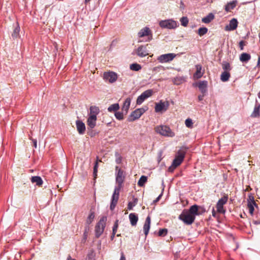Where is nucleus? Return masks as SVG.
Listing matches in <instances>:
<instances>
[{
	"label": "nucleus",
	"instance_id": "bf43d9fd",
	"mask_svg": "<svg viewBox=\"0 0 260 260\" xmlns=\"http://www.w3.org/2000/svg\"><path fill=\"white\" fill-rule=\"evenodd\" d=\"M212 215L214 217H216V212L214 208H213L212 210Z\"/></svg>",
	"mask_w": 260,
	"mask_h": 260
},
{
	"label": "nucleus",
	"instance_id": "f704fd0d",
	"mask_svg": "<svg viewBox=\"0 0 260 260\" xmlns=\"http://www.w3.org/2000/svg\"><path fill=\"white\" fill-rule=\"evenodd\" d=\"M138 200L134 197L133 198V201L129 202L127 205V209L129 210H132L133 207H135L138 203Z\"/></svg>",
	"mask_w": 260,
	"mask_h": 260
},
{
	"label": "nucleus",
	"instance_id": "6e6d98bb",
	"mask_svg": "<svg viewBox=\"0 0 260 260\" xmlns=\"http://www.w3.org/2000/svg\"><path fill=\"white\" fill-rule=\"evenodd\" d=\"M176 168L177 167H175V166L172 164V165L169 168V171L170 172H173Z\"/></svg>",
	"mask_w": 260,
	"mask_h": 260
},
{
	"label": "nucleus",
	"instance_id": "393cba45",
	"mask_svg": "<svg viewBox=\"0 0 260 260\" xmlns=\"http://www.w3.org/2000/svg\"><path fill=\"white\" fill-rule=\"evenodd\" d=\"M175 85H179L186 81V78L183 76H177L172 79Z\"/></svg>",
	"mask_w": 260,
	"mask_h": 260
},
{
	"label": "nucleus",
	"instance_id": "2eb2a0df",
	"mask_svg": "<svg viewBox=\"0 0 260 260\" xmlns=\"http://www.w3.org/2000/svg\"><path fill=\"white\" fill-rule=\"evenodd\" d=\"M238 21L236 18L232 19L229 25L225 27V30L227 31H231L236 29L238 26Z\"/></svg>",
	"mask_w": 260,
	"mask_h": 260
},
{
	"label": "nucleus",
	"instance_id": "58836bf2",
	"mask_svg": "<svg viewBox=\"0 0 260 260\" xmlns=\"http://www.w3.org/2000/svg\"><path fill=\"white\" fill-rule=\"evenodd\" d=\"M101 161V160L99 159V157H96V161H95L94 167H93V174L94 176V177H96L97 176V173H98V162Z\"/></svg>",
	"mask_w": 260,
	"mask_h": 260
},
{
	"label": "nucleus",
	"instance_id": "2f4dec72",
	"mask_svg": "<svg viewBox=\"0 0 260 260\" xmlns=\"http://www.w3.org/2000/svg\"><path fill=\"white\" fill-rule=\"evenodd\" d=\"M214 19V15L210 13L202 19V21L205 23H209Z\"/></svg>",
	"mask_w": 260,
	"mask_h": 260
},
{
	"label": "nucleus",
	"instance_id": "c85d7f7f",
	"mask_svg": "<svg viewBox=\"0 0 260 260\" xmlns=\"http://www.w3.org/2000/svg\"><path fill=\"white\" fill-rule=\"evenodd\" d=\"M237 1H232L228 3L225 6V10L226 12H230L233 10L236 6Z\"/></svg>",
	"mask_w": 260,
	"mask_h": 260
},
{
	"label": "nucleus",
	"instance_id": "680f3d73",
	"mask_svg": "<svg viewBox=\"0 0 260 260\" xmlns=\"http://www.w3.org/2000/svg\"><path fill=\"white\" fill-rule=\"evenodd\" d=\"M67 260H76L74 258H73L71 257V256L70 255H69Z\"/></svg>",
	"mask_w": 260,
	"mask_h": 260
},
{
	"label": "nucleus",
	"instance_id": "7c9ffc66",
	"mask_svg": "<svg viewBox=\"0 0 260 260\" xmlns=\"http://www.w3.org/2000/svg\"><path fill=\"white\" fill-rule=\"evenodd\" d=\"M94 212L93 211H90V213L87 217V218L86 219V227L89 228V225L90 224L92 223L93 221L94 218Z\"/></svg>",
	"mask_w": 260,
	"mask_h": 260
},
{
	"label": "nucleus",
	"instance_id": "4468645a",
	"mask_svg": "<svg viewBox=\"0 0 260 260\" xmlns=\"http://www.w3.org/2000/svg\"><path fill=\"white\" fill-rule=\"evenodd\" d=\"M139 38H142L145 36H149V41L151 40L152 38V34L150 28L148 27H145L141 29L138 34Z\"/></svg>",
	"mask_w": 260,
	"mask_h": 260
},
{
	"label": "nucleus",
	"instance_id": "e433bc0d",
	"mask_svg": "<svg viewBox=\"0 0 260 260\" xmlns=\"http://www.w3.org/2000/svg\"><path fill=\"white\" fill-rule=\"evenodd\" d=\"M222 69L224 70V72H230V71L232 70V67H231L230 63H229L226 61L222 62Z\"/></svg>",
	"mask_w": 260,
	"mask_h": 260
},
{
	"label": "nucleus",
	"instance_id": "9d476101",
	"mask_svg": "<svg viewBox=\"0 0 260 260\" xmlns=\"http://www.w3.org/2000/svg\"><path fill=\"white\" fill-rule=\"evenodd\" d=\"M103 79L110 83L115 82L117 79V74L112 71L106 72L103 74Z\"/></svg>",
	"mask_w": 260,
	"mask_h": 260
},
{
	"label": "nucleus",
	"instance_id": "cd10ccee",
	"mask_svg": "<svg viewBox=\"0 0 260 260\" xmlns=\"http://www.w3.org/2000/svg\"><path fill=\"white\" fill-rule=\"evenodd\" d=\"M31 181L32 183H36V185L39 186H41L43 184V181L41 177L40 176H32L31 178Z\"/></svg>",
	"mask_w": 260,
	"mask_h": 260
},
{
	"label": "nucleus",
	"instance_id": "1a4fd4ad",
	"mask_svg": "<svg viewBox=\"0 0 260 260\" xmlns=\"http://www.w3.org/2000/svg\"><path fill=\"white\" fill-rule=\"evenodd\" d=\"M159 25L162 28L169 29H174L177 26L176 22L171 19L161 20L159 22Z\"/></svg>",
	"mask_w": 260,
	"mask_h": 260
},
{
	"label": "nucleus",
	"instance_id": "5701e85b",
	"mask_svg": "<svg viewBox=\"0 0 260 260\" xmlns=\"http://www.w3.org/2000/svg\"><path fill=\"white\" fill-rule=\"evenodd\" d=\"M121 188L122 187H120V186H115L114 192L112 196L111 201L116 202H118L119 196V192Z\"/></svg>",
	"mask_w": 260,
	"mask_h": 260
},
{
	"label": "nucleus",
	"instance_id": "13d9d810",
	"mask_svg": "<svg viewBox=\"0 0 260 260\" xmlns=\"http://www.w3.org/2000/svg\"><path fill=\"white\" fill-rule=\"evenodd\" d=\"M162 195V192L158 196V197L154 201V202H158L161 198Z\"/></svg>",
	"mask_w": 260,
	"mask_h": 260
},
{
	"label": "nucleus",
	"instance_id": "49530a36",
	"mask_svg": "<svg viewBox=\"0 0 260 260\" xmlns=\"http://www.w3.org/2000/svg\"><path fill=\"white\" fill-rule=\"evenodd\" d=\"M185 124L186 127H191L193 125V122L192 120L190 118H187L186 119L185 121Z\"/></svg>",
	"mask_w": 260,
	"mask_h": 260
},
{
	"label": "nucleus",
	"instance_id": "7ed1b4c3",
	"mask_svg": "<svg viewBox=\"0 0 260 260\" xmlns=\"http://www.w3.org/2000/svg\"><path fill=\"white\" fill-rule=\"evenodd\" d=\"M107 218L106 216H102L95 226V235L99 238L103 233L106 226Z\"/></svg>",
	"mask_w": 260,
	"mask_h": 260
},
{
	"label": "nucleus",
	"instance_id": "de8ad7c7",
	"mask_svg": "<svg viewBox=\"0 0 260 260\" xmlns=\"http://www.w3.org/2000/svg\"><path fill=\"white\" fill-rule=\"evenodd\" d=\"M118 227V220H116L113 226L112 233L114 234H116Z\"/></svg>",
	"mask_w": 260,
	"mask_h": 260
},
{
	"label": "nucleus",
	"instance_id": "aec40b11",
	"mask_svg": "<svg viewBox=\"0 0 260 260\" xmlns=\"http://www.w3.org/2000/svg\"><path fill=\"white\" fill-rule=\"evenodd\" d=\"M150 223H151V218L149 216H148L145 220L144 226H143V231L144 234L146 236L148 235L150 227Z\"/></svg>",
	"mask_w": 260,
	"mask_h": 260
},
{
	"label": "nucleus",
	"instance_id": "9b49d317",
	"mask_svg": "<svg viewBox=\"0 0 260 260\" xmlns=\"http://www.w3.org/2000/svg\"><path fill=\"white\" fill-rule=\"evenodd\" d=\"M153 94L152 89H148L144 91L137 99V104L141 105L146 99L150 97Z\"/></svg>",
	"mask_w": 260,
	"mask_h": 260
},
{
	"label": "nucleus",
	"instance_id": "0eeeda50",
	"mask_svg": "<svg viewBox=\"0 0 260 260\" xmlns=\"http://www.w3.org/2000/svg\"><path fill=\"white\" fill-rule=\"evenodd\" d=\"M145 111V110L144 108H139L135 110L128 116L127 118L128 121L132 122L139 119Z\"/></svg>",
	"mask_w": 260,
	"mask_h": 260
},
{
	"label": "nucleus",
	"instance_id": "4d7b16f0",
	"mask_svg": "<svg viewBox=\"0 0 260 260\" xmlns=\"http://www.w3.org/2000/svg\"><path fill=\"white\" fill-rule=\"evenodd\" d=\"M119 260H126L125 257L123 252L121 253V256Z\"/></svg>",
	"mask_w": 260,
	"mask_h": 260
},
{
	"label": "nucleus",
	"instance_id": "3c124183",
	"mask_svg": "<svg viewBox=\"0 0 260 260\" xmlns=\"http://www.w3.org/2000/svg\"><path fill=\"white\" fill-rule=\"evenodd\" d=\"M89 230V228L85 227V230L83 234L84 239L86 240L87 238L88 231Z\"/></svg>",
	"mask_w": 260,
	"mask_h": 260
},
{
	"label": "nucleus",
	"instance_id": "c756f323",
	"mask_svg": "<svg viewBox=\"0 0 260 260\" xmlns=\"http://www.w3.org/2000/svg\"><path fill=\"white\" fill-rule=\"evenodd\" d=\"M251 59V55L247 53H243L240 56V60L242 62L247 63Z\"/></svg>",
	"mask_w": 260,
	"mask_h": 260
},
{
	"label": "nucleus",
	"instance_id": "20e7f679",
	"mask_svg": "<svg viewBox=\"0 0 260 260\" xmlns=\"http://www.w3.org/2000/svg\"><path fill=\"white\" fill-rule=\"evenodd\" d=\"M229 197L228 194H224L221 199H220L217 204L216 208L217 211L221 214L225 213V209H224L223 206L228 202Z\"/></svg>",
	"mask_w": 260,
	"mask_h": 260
},
{
	"label": "nucleus",
	"instance_id": "8fccbe9b",
	"mask_svg": "<svg viewBox=\"0 0 260 260\" xmlns=\"http://www.w3.org/2000/svg\"><path fill=\"white\" fill-rule=\"evenodd\" d=\"M247 206H248V209H249V213L251 215H253V212H254V205L252 204L251 203H250V204L248 203L247 204Z\"/></svg>",
	"mask_w": 260,
	"mask_h": 260
},
{
	"label": "nucleus",
	"instance_id": "4c0bfd02",
	"mask_svg": "<svg viewBox=\"0 0 260 260\" xmlns=\"http://www.w3.org/2000/svg\"><path fill=\"white\" fill-rule=\"evenodd\" d=\"M147 177L145 176H142L138 182V186L142 187L144 185L145 183L147 182Z\"/></svg>",
	"mask_w": 260,
	"mask_h": 260
},
{
	"label": "nucleus",
	"instance_id": "a18cd8bd",
	"mask_svg": "<svg viewBox=\"0 0 260 260\" xmlns=\"http://www.w3.org/2000/svg\"><path fill=\"white\" fill-rule=\"evenodd\" d=\"M168 230L167 229H160L158 233V235L159 236H165L167 234Z\"/></svg>",
	"mask_w": 260,
	"mask_h": 260
},
{
	"label": "nucleus",
	"instance_id": "6ab92c4d",
	"mask_svg": "<svg viewBox=\"0 0 260 260\" xmlns=\"http://www.w3.org/2000/svg\"><path fill=\"white\" fill-rule=\"evenodd\" d=\"M196 71L193 74V77L196 79L201 78L204 74V71L202 72V66L201 64L196 65Z\"/></svg>",
	"mask_w": 260,
	"mask_h": 260
},
{
	"label": "nucleus",
	"instance_id": "72a5a7b5",
	"mask_svg": "<svg viewBox=\"0 0 260 260\" xmlns=\"http://www.w3.org/2000/svg\"><path fill=\"white\" fill-rule=\"evenodd\" d=\"M119 105L118 103H115L111 105L108 108V111L109 112H117V110L119 109Z\"/></svg>",
	"mask_w": 260,
	"mask_h": 260
},
{
	"label": "nucleus",
	"instance_id": "ea45409f",
	"mask_svg": "<svg viewBox=\"0 0 260 260\" xmlns=\"http://www.w3.org/2000/svg\"><path fill=\"white\" fill-rule=\"evenodd\" d=\"M130 69L135 71H138L141 69V66L138 63H133L130 66Z\"/></svg>",
	"mask_w": 260,
	"mask_h": 260
},
{
	"label": "nucleus",
	"instance_id": "a211bd4d",
	"mask_svg": "<svg viewBox=\"0 0 260 260\" xmlns=\"http://www.w3.org/2000/svg\"><path fill=\"white\" fill-rule=\"evenodd\" d=\"M137 54L141 57L148 55L149 53L146 49V47L143 45L139 46L137 50Z\"/></svg>",
	"mask_w": 260,
	"mask_h": 260
},
{
	"label": "nucleus",
	"instance_id": "f03ea898",
	"mask_svg": "<svg viewBox=\"0 0 260 260\" xmlns=\"http://www.w3.org/2000/svg\"><path fill=\"white\" fill-rule=\"evenodd\" d=\"M155 132L164 137H173L175 134L170 127L166 125H157L154 128Z\"/></svg>",
	"mask_w": 260,
	"mask_h": 260
},
{
	"label": "nucleus",
	"instance_id": "69168bd1",
	"mask_svg": "<svg viewBox=\"0 0 260 260\" xmlns=\"http://www.w3.org/2000/svg\"><path fill=\"white\" fill-rule=\"evenodd\" d=\"M183 3L182 2H181V6H183Z\"/></svg>",
	"mask_w": 260,
	"mask_h": 260
},
{
	"label": "nucleus",
	"instance_id": "412c9836",
	"mask_svg": "<svg viewBox=\"0 0 260 260\" xmlns=\"http://www.w3.org/2000/svg\"><path fill=\"white\" fill-rule=\"evenodd\" d=\"M14 29L13 32L12 33V38L15 39L18 38L20 36V28L19 26V24L18 22H17L15 24H14Z\"/></svg>",
	"mask_w": 260,
	"mask_h": 260
},
{
	"label": "nucleus",
	"instance_id": "b1692460",
	"mask_svg": "<svg viewBox=\"0 0 260 260\" xmlns=\"http://www.w3.org/2000/svg\"><path fill=\"white\" fill-rule=\"evenodd\" d=\"M100 113V109L96 106H90L89 108V116H93L94 117H97V115Z\"/></svg>",
	"mask_w": 260,
	"mask_h": 260
},
{
	"label": "nucleus",
	"instance_id": "5fc2aeb1",
	"mask_svg": "<svg viewBox=\"0 0 260 260\" xmlns=\"http://www.w3.org/2000/svg\"><path fill=\"white\" fill-rule=\"evenodd\" d=\"M239 47L241 50H243L244 49V41H241L239 42Z\"/></svg>",
	"mask_w": 260,
	"mask_h": 260
},
{
	"label": "nucleus",
	"instance_id": "603ef678",
	"mask_svg": "<svg viewBox=\"0 0 260 260\" xmlns=\"http://www.w3.org/2000/svg\"><path fill=\"white\" fill-rule=\"evenodd\" d=\"M117 203V202L111 201V204H110L111 210H113L115 208Z\"/></svg>",
	"mask_w": 260,
	"mask_h": 260
},
{
	"label": "nucleus",
	"instance_id": "338daca9",
	"mask_svg": "<svg viewBox=\"0 0 260 260\" xmlns=\"http://www.w3.org/2000/svg\"><path fill=\"white\" fill-rule=\"evenodd\" d=\"M258 96L260 99V91L259 92V93L258 94Z\"/></svg>",
	"mask_w": 260,
	"mask_h": 260
},
{
	"label": "nucleus",
	"instance_id": "dca6fc26",
	"mask_svg": "<svg viewBox=\"0 0 260 260\" xmlns=\"http://www.w3.org/2000/svg\"><path fill=\"white\" fill-rule=\"evenodd\" d=\"M251 118H259L260 117V103L256 101L253 111L250 115Z\"/></svg>",
	"mask_w": 260,
	"mask_h": 260
},
{
	"label": "nucleus",
	"instance_id": "09e8293b",
	"mask_svg": "<svg viewBox=\"0 0 260 260\" xmlns=\"http://www.w3.org/2000/svg\"><path fill=\"white\" fill-rule=\"evenodd\" d=\"M115 156L116 157V160H115L117 164H121V161H122V157L120 156V155L118 153L116 152L115 154Z\"/></svg>",
	"mask_w": 260,
	"mask_h": 260
},
{
	"label": "nucleus",
	"instance_id": "f8f14e48",
	"mask_svg": "<svg viewBox=\"0 0 260 260\" xmlns=\"http://www.w3.org/2000/svg\"><path fill=\"white\" fill-rule=\"evenodd\" d=\"M169 103L168 101L163 102L161 101L159 103H155V111L156 112H160L166 111L168 109Z\"/></svg>",
	"mask_w": 260,
	"mask_h": 260
},
{
	"label": "nucleus",
	"instance_id": "39448f33",
	"mask_svg": "<svg viewBox=\"0 0 260 260\" xmlns=\"http://www.w3.org/2000/svg\"><path fill=\"white\" fill-rule=\"evenodd\" d=\"M185 153V151L183 150H178L172 162L175 167H177L181 165L184 160Z\"/></svg>",
	"mask_w": 260,
	"mask_h": 260
},
{
	"label": "nucleus",
	"instance_id": "ddd939ff",
	"mask_svg": "<svg viewBox=\"0 0 260 260\" xmlns=\"http://www.w3.org/2000/svg\"><path fill=\"white\" fill-rule=\"evenodd\" d=\"M194 86L198 87L202 94H206L207 92L208 82L206 80L200 81L198 83H193Z\"/></svg>",
	"mask_w": 260,
	"mask_h": 260
},
{
	"label": "nucleus",
	"instance_id": "bb28decb",
	"mask_svg": "<svg viewBox=\"0 0 260 260\" xmlns=\"http://www.w3.org/2000/svg\"><path fill=\"white\" fill-rule=\"evenodd\" d=\"M131 103V99L129 97L127 98L123 104L122 107V111H125V113H127Z\"/></svg>",
	"mask_w": 260,
	"mask_h": 260
},
{
	"label": "nucleus",
	"instance_id": "c9c22d12",
	"mask_svg": "<svg viewBox=\"0 0 260 260\" xmlns=\"http://www.w3.org/2000/svg\"><path fill=\"white\" fill-rule=\"evenodd\" d=\"M194 206H196V208L198 209L196 214L197 216L201 215L206 212V209L203 206H198L196 204L192 205V207H194Z\"/></svg>",
	"mask_w": 260,
	"mask_h": 260
},
{
	"label": "nucleus",
	"instance_id": "e2e57ef3",
	"mask_svg": "<svg viewBox=\"0 0 260 260\" xmlns=\"http://www.w3.org/2000/svg\"><path fill=\"white\" fill-rule=\"evenodd\" d=\"M115 234H114L113 233H112L111 236V240H113L115 237Z\"/></svg>",
	"mask_w": 260,
	"mask_h": 260
},
{
	"label": "nucleus",
	"instance_id": "c03bdc74",
	"mask_svg": "<svg viewBox=\"0 0 260 260\" xmlns=\"http://www.w3.org/2000/svg\"><path fill=\"white\" fill-rule=\"evenodd\" d=\"M247 202L248 204L251 203L252 204L254 205V206H257V204H256L253 196H252L251 194H250L248 196V198L247 199Z\"/></svg>",
	"mask_w": 260,
	"mask_h": 260
},
{
	"label": "nucleus",
	"instance_id": "a878e982",
	"mask_svg": "<svg viewBox=\"0 0 260 260\" xmlns=\"http://www.w3.org/2000/svg\"><path fill=\"white\" fill-rule=\"evenodd\" d=\"M129 219L130 220L131 224L132 226L136 225L137 222L138 221V217L135 213H130L129 214Z\"/></svg>",
	"mask_w": 260,
	"mask_h": 260
},
{
	"label": "nucleus",
	"instance_id": "f257e3e1",
	"mask_svg": "<svg viewBox=\"0 0 260 260\" xmlns=\"http://www.w3.org/2000/svg\"><path fill=\"white\" fill-rule=\"evenodd\" d=\"M197 210L196 206L192 207L191 206L188 210L184 209L182 211L181 214L179 216V219L182 220L185 224L190 225L195 220Z\"/></svg>",
	"mask_w": 260,
	"mask_h": 260
},
{
	"label": "nucleus",
	"instance_id": "37998d69",
	"mask_svg": "<svg viewBox=\"0 0 260 260\" xmlns=\"http://www.w3.org/2000/svg\"><path fill=\"white\" fill-rule=\"evenodd\" d=\"M115 116L116 118L119 120H121L124 118L123 113L121 112H115Z\"/></svg>",
	"mask_w": 260,
	"mask_h": 260
},
{
	"label": "nucleus",
	"instance_id": "864d4df0",
	"mask_svg": "<svg viewBox=\"0 0 260 260\" xmlns=\"http://www.w3.org/2000/svg\"><path fill=\"white\" fill-rule=\"evenodd\" d=\"M206 94H202V95H199L198 97L199 101H202L203 100L204 96L206 95Z\"/></svg>",
	"mask_w": 260,
	"mask_h": 260
},
{
	"label": "nucleus",
	"instance_id": "79ce46f5",
	"mask_svg": "<svg viewBox=\"0 0 260 260\" xmlns=\"http://www.w3.org/2000/svg\"><path fill=\"white\" fill-rule=\"evenodd\" d=\"M181 24L183 26H186L188 23V19L187 17H183L180 19Z\"/></svg>",
	"mask_w": 260,
	"mask_h": 260
},
{
	"label": "nucleus",
	"instance_id": "6e6552de",
	"mask_svg": "<svg viewBox=\"0 0 260 260\" xmlns=\"http://www.w3.org/2000/svg\"><path fill=\"white\" fill-rule=\"evenodd\" d=\"M115 170L117 171L116 181L117 183V185L116 186H120V187H122V184L124 179V172L118 166L116 167Z\"/></svg>",
	"mask_w": 260,
	"mask_h": 260
},
{
	"label": "nucleus",
	"instance_id": "423d86ee",
	"mask_svg": "<svg viewBox=\"0 0 260 260\" xmlns=\"http://www.w3.org/2000/svg\"><path fill=\"white\" fill-rule=\"evenodd\" d=\"M176 56V54L175 53H167L160 55L158 56L157 60L160 63H166L171 61Z\"/></svg>",
	"mask_w": 260,
	"mask_h": 260
},
{
	"label": "nucleus",
	"instance_id": "4be33fe9",
	"mask_svg": "<svg viewBox=\"0 0 260 260\" xmlns=\"http://www.w3.org/2000/svg\"><path fill=\"white\" fill-rule=\"evenodd\" d=\"M97 117L88 116L87 120V124L90 128H93L96 125Z\"/></svg>",
	"mask_w": 260,
	"mask_h": 260
},
{
	"label": "nucleus",
	"instance_id": "a19ab883",
	"mask_svg": "<svg viewBox=\"0 0 260 260\" xmlns=\"http://www.w3.org/2000/svg\"><path fill=\"white\" fill-rule=\"evenodd\" d=\"M208 31V28L206 27H200L198 29V34L200 36L205 35Z\"/></svg>",
	"mask_w": 260,
	"mask_h": 260
},
{
	"label": "nucleus",
	"instance_id": "0e129e2a",
	"mask_svg": "<svg viewBox=\"0 0 260 260\" xmlns=\"http://www.w3.org/2000/svg\"><path fill=\"white\" fill-rule=\"evenodd\" d=\"M90 1V0H85V4H87V3H88Z\"/></svg>",
	"mask_w": 260,
	"mask_h": 260
},
{
	"label": "nucleus",
	"instance_id": "052dcab7",
	"mask_svg": "<svg viewBox=\"0 0 260 260\" xmlns=\"http://www.w3.org/2000/svg\"><path fill=\"white\" fill-rule=\"evenodd\" d=\"M34 145L35 148L37 147V141L36 139H34L33 140Z\"/></svg>",
	"mask_w": 260,
	"mask_h": 260
},
{
	"label": "nucleus",
	"instance_id": "473e14b6",
	"mask_svg": "<svg viewBox=\"0 0 260 260\" xmlns=\"http://www.w3.org/2000/svg\"><path fill=\"white\" fill-rule=\"evenodd\" d=\"M231 74L230 72H223L221 73L220 75V80L222 82H226L229 80Z\"/></svg>",
	"mask_w": 260,
	"mask_h": 260
},
{
	"label": "nucleus",
	"instance_id": "f3484780",
	"mask_svg": "<svg viewBox=\"0 0 260 260\" xmlns=\"http://www.w3.org/2000/svg\"><path fill=\"white\" fill-rule=\"evenodd\" d=\"M76 125L79 134L83 135L85 133L86 129L85 124L81 120H78L76 121Z\"/></svg>",
	"mask_w": 260,
	"mask_h": 260
}]
</instances>
